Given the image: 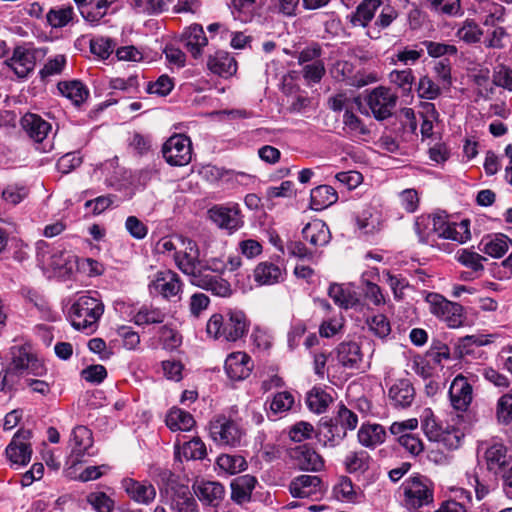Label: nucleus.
<instances>
[{"mask_svg": "<svg viewBox=\"0 0 512 512\" xmlns=\"http://www.w3.org/2000/svg\"><path fill=\"white\" fill-rule=\"evenodd\" d=\"M463 439L464 433L460 429L452 427L444 429L434 442L447 450H456L461 446Z\"/></svg>", "mask_w": 512, "mask_h": 512, "instance_id": "48", "label": "nucleus"}, {"mask_svg": "<svg viewBox=\"0 0 512 512\" xmlns=\"http://www.w3.org/2000/svg\"><path fill=\"white\" fill-rule=\"evenodd\" d=\"M160 492L170 497L171 509L175 512H198L196 500L189 487L180 484L170 470H161L158 474Z\"/></svg>", "mask_w": 512, "mask_h": 512, "instance_id": "4", "label": "nucleus"}, {"mask_svg": "<svg viewBox=\"0 0 512 512\" xmlns=\"http://www.w3.org/2000/svg\"><path fill=\"white\" fill-rule=\"evenodd\" d=\"M457 260L462 265L470 268L471 271L469 274L472 275L483 272V261H486V258L476 252L464 249L457 253Z\"/></svg>", "mask_w": 512, "mask_h": 512, "instance_id": "51", "label": "nucleus"}, {"mask_svg": "<svg viewBox=\"0 0 512 512\" xmlns=\"http://www.w3.org/2000/svg\"><path fill=\"white\" fill-rule=\"evenodd\" d=\"M117 0H74L81 16L91 25L100 24L101 20L109 13L112 4Z\"/></svg>", "mask_w": 512, "mask_h": 512, "instance_id": "18", "label": "nucleus"}, {"mask_svg": "<svg viewBox=\"0 0 512 512\" xmlns=\"http://www.w3.org/2000/svg\"><path fill=\"white\" fill-rule=\"evenodd\" d=\"M166 313L152 305H143L133 315L132 321L138 326L161 324L165 321Z\"/></svg>", "mask_w": 512, "mask_h": 512, "instance_id": "37", "label": "nucleus"}, {"mask_svg": "<svg viewBox=\"0 0 512 512\" xmlns=\"http://www.w3.org/2000/svg\"><path fill=\"white\" fill-rule=\"evenodd\" d=\"M166 425L172 431H189L195 425V420L190 413L172 408L166 416Z\"/></svg>", "mask_w": 512, "mask_h": 512, "instance_id": "39", "label": "nucleus"}, {"mask_svg": "<svg viewBox=\"0 0 512 512\" xmlns=\"http://www.w3.org/2000/svg\"><path fill=\"white\" fill-rule=\"evenodd\" d=\"M333 494L336 499L341 501H353L356 495L352 481L348 477L340 478L333 488Z\"/></svg>", "mask_w": 512, "mask_h": 512, "instance_id": "63", "label": "nucleus"}, {"mask_svg": "<svg viewBox=\"0 0 512 512\" xmlns=\"http://www.w3.org/2000/svg\"><path fill=\"white\" fill-rule=\"evenodd\" d=\"M21 126L36 143H42L52 130V126L48 121L33 113H27L22 117Z\"/></svg>", "mask_w": 512, "mask_h": 512, "instance_id": "24", "label": "nucleus"}, {"mask_svg": "<svg viewBox=\"0 0 512 512\" xmlns=\"http://www.w3.org/2000/svg\"><path fill=\"white\" fill-rule=\"evenodd\" d=\"M181 288L182 283L178 274L171 270L158 271L149 284L151 294L161 295L165 299L177 296Z\"/></svg>", "mask_w": 512, "mask_h": 512, "instance_id": "14", "label": "nucleus"}, {"mask_svg": "<svg viewBox=\"0 0 512 512\" xmlns=\"http://www.w3.org/2000/svg\"><path fill=\"white\" fill-rule=\"evenodd\" d=\"M193 490L204 505L212 507L219 506L225 496L224 486L217 481H197L193 485Z\"/></svg>", "mask_w": 512, "mask_h": 512, "instance_id": "20", "label": "nucleus"}, {"mask_svg": "<svg viewBox=\"0 0 512 512\" xmlns=\"http://www.w3.org/2000/svg\"><path fill=\"white\" fill-rule=\"evenodd\" d=\"M216 463L222 471L231 475L240 473L247 467V462L241 455L221 454Z\"/></svg>", "mask_w": 512, "mask_h": 512, "instance_id": "45", "label": "nucleus"}, {"mask_svg": "<svg viewBox=\"0 0 512 512\" xmlns=\"http://www.w3.org/2000/svg\"><path fill=\"white\" fill-rule=\"evenodd\" d=\"M5 63L18 78H26L34 69L35 56L30 49L18 46L14 49L12 57Z\"/></svg>", "mask_w": 512, "mask_h": 512, "instance_id": "22", "label": "nucleus"}, {"mask_svg": "<svg viewBox=\"0 0 512 512\" xmlns=\"http://www.w3.org/2000/svg\"><path fill=\"white\" fill-rule=\"evenodd\" d=\"M182 40L194 58L201 54L202 49L208 43L203 27L199 24H192L187 27L182 34Z\"/></svg>", "mask_w": 512, "mask_h": 512, "instance_id": "28", "label": "nucleus"}, {"mask_svg": "<svg viewBox=\"0 0 512 512\" xmlns=\"http://www.w3.org/2000/svg\"><path fill=\"white\" fill-rule=\"evenodd\" d=\"M380 13L373 25L368 27L367 35L371 39L380 38L383 29L388 28L392 22L398 17V11L391 5H381Z\"/></svg>", "mask_w": 512, "mask_h": 512, "instance_id": "34", "label": "nucleus"}, {"mask_svg": "<svg viewBox=\"0 0 512 512\" xmlns=\"http://www.w3.org/2000/svg\"><path fill=\"white\" fill-rule=\"evenodd\" d=\"M73 16L72 6H60L50 9L46 14V19L52 28H62L72 21Z\"/></svg>", "mask_w": 512, "mask_h": 512, "instance_id": "43", "label": "nucleus"}, {"mask_svg": "<svg viewBox=\"0 0 512 512\" xmlns=\"http://www.w3.org/2000/svg\"><path fill=\"white\" fill-rule=\"evenodd\" d=\"M417 93L420 98L434 100L441 94V86L425 75L419 79Z\"/></svg>", "mask_w": 512, "mask_h": 512, "instance_id": "56", "label": "nucleus"}, {"mask_svg": "<svg viewBox=\"0 0 512 512\" xmlns=\"http://www.w3.org/2000/svg\"><path fill=\"white\" fill-rule=\"evenodd\" d=\"M336 358L339 364L348 369H360L363 354L356 342H342L336 348Z\"/></svg>", "mask_w": 512, "mask_h": 512, "instance_id": "26", "label": "nucleus"}, {"mask_svg": "<svg viewBox=\"0 0 512 512\" xmlns=\"http://www.w3.org/2000/svg\"><path fill=\"white\" fill-rule=\"evenodd\" d=\"M249 329V322L241 310H229L224 314H213L206 325L208 336L215 340L235 342L244 337Z\"/></svg>", "mask_w": 512, "mask_h": 512, "instance_id": "1", "label": "nucleus"}, {"mask_svg": "<svg viewBox=\"0 0 512 512\" xmlns=\"http://www.w3.org/2000/svg\"><path fill=\"white\" fill-rule=\"evenodd\" d=\"M381 7L380 0H364L351 17L354 26L366 27Z\"/></svg>", "mask_w": 512, "mask_h": 512, "instance_id": "38", "label": "nucleus"}, {"mask_svg": "<svg viewBox=\"0 0 512 512\" xmlns=\"http://www.w3.org/2000/svg\"><path fill=\"white\" fill-rule=\"evenodd\" d=\"M385 437V429L379 424L362 425L358 431L359 443L369 448L382 444Z\"/></svg>", "mask_w": 512, "mask_h": 512, "instance_id": "35", "label": "nucleus"}, {"mask_svg": "<svg viewBox=\"0 0 512 512\" xmlns=\"http://www.w3.org/2000/svg\"><path fill=\"white\" fill-rule=\"evenodd\" d=\"M415 395V389L409 379H396L388 387V399L395 408L410 407Z\"/></svg>", "mask_w": 512, "mask_h": 512, "instance_id": "16", "label": "nucleus"}, {"mask_svg": "<svg viewBox=\"0 0 512 512\" xmlns=\"http://www.w3.org/2000/svg\"><path fill=\"white\" fill-rule=\"evenodd\" d=\"M302 235L305 240L314 246H324L331 239V232L328 226H304Z\"/></svg>", "mask_w": 512, "mask_h": 512, "instance_id": "46", "label": "nucleus"}, {"mask_svg": "<svg viewBox=\"0 0 512 512\" xmlns=\"http://www.w3.org/2000/svg\"><path fill=\"white\" fill-rule=\"evenodd\" d=\"M400 491L403 495L402 504L409 511H418L434 501V484L427 476L421 474L405 479Z\"/></svg>", "mask_w": 512, "mask_h": 512, "instance_id": "5", "label": "nucleus"}, {"mask_svg": "<svg viewBox=\"0 0 512 512\" xmlns=\"http://www.w3.org/2000/svg\"><path fill=\"white\" fill-rule=\"evenodd\" d=\"M165 161L171 166H186L192 159V143L184 134H174L162 146Z\"/></svg>", "mask_w": 512, "mask_h": 512, "instance_id": "10", "label": "nucleus"}, {"mask_svg": "<svg viewBox=\"0 0 512 512\" xmlns=\"http://www.w3.org/2000/svg\"><path fill=\"white\" fill-rule=\"evenodd\" d=\"M31 436V431L25 429H20L15 433L5 450L11 463L25 466L30 462L32 449L29 440Z\"/></svg>", "mask_w": 512, "mask_h": 512, "instance_id": "12", "label": "nucleus"}, {"mask_svg": "<svg viewBox=\"0 0 512 512\" xmlns=\"http://www.w3.org/2000/svg\"><path fill=\"white\" fill-rule=\"evenodd\" d=\"M325 490L326 486L317 475H299L289 484V491L294 498H318Z\"/></svg>", "mask_w": 512, "mask_h": 512, "instance_id": "13", "label": "nucleus"}, {"mask_svg": "<svg viewBox=\"0 0 512 512\" xmlns=\"http://www.w3.org/2000/svg\"><path fill=\"white\" fill-rule=\"evenodd\" d=\"M206 454V446L200 438H193L183 445V455L186 459H203Z\"/></svg>", "mask_w": 512, "mask_h": 512, "instance_id": "62", "label": "nucleus"}, {"mask_svg": "<svg viewBox=\"0 0 512 512\" xmlns=\"http://www.w3.org/2000/svg\"><path fill=\"white\" fill-rule=\"evenodd\" d=\"M485 460L487 468L496 473L509 464L510 456L504 444L495 442L486 449Z\"/></svg>", "mask_w": 512, "mask_h": 512, "instance_id": "33", "label": "nucleus"}, {"mask_svg": "<svg viewBox=\"0 0 512 512\" xmlns=\"http://www.w3.org/2000/svg\"><path fill=\"white\" fill-rule=\"evenodd\" d=\"M282 277V269L270 262H261L254 270L255 281L261 285H272L278 283Z\"/></svg>", "mask_w": 512, "mask_h": 512, "instance_id": "36", "label": "nucleus"}, {"mask_svg": "<svg viewBox=\"0 0 512 512\" xmlns=\"http://www.w3.org/2000/svg\"><path fill=\"white\" fill-rule=\"evenodd\" d=\"M209 435L220 447L238 448L245 443L246 431L237 420L221 414L209 422Z\"/></svg>", "mask_w": 512, "mask_h": 512, "instance_id": "6", "label": "nucleus"}, {"mask_svg": "<svg viewBox=\"0 0 512 512\" xmlns=\"http://www.w3.org/2000/svg\"><path fill=\"white\" fill-rule=\"evenodd\" d=\"M57 87L61 95L75 105H80L89 96V89L79 80L62 81Z\"/></svg>", "mask_w": 512, "mask_h": 512, "instance_id": "32", "label": "nucleus"}, {"mask_svg": "<svg viewBox=\"0 0 512 512\" xmlns=\"http://www.w3.org/2000/svg\"><path fill=\"white\" fill-rule=\"evenodd\" d=\"M419 242L434 246L439 239H448L459 244L471 238L469 226H415Z\"/></svg>", "mask_w": 512, "mask_h": 512, "instance_id": "7", "label": "nucleus"}, {"mask_svg": "<svg viewBox=\"0 0 512 512\" xmlns=\"http://www.w3.org/2000/svg\"><path fill=\"white\" fill-rule=\"evenodd\" d=\"M390 82L398 86L404 92H410L415 77L411 69L393 70L389 74Z\"/></svg>", "mask_w": 512, "mask_h": 512, "instance_id": "57", "label": "nucleus"}, {"mask_svg": "<svg viewBox=\"0 0 512 512\" xmlns=\"http://www.w3.org/2000/svg\"><path fill=\"white\" fill-rule=\"evenodd\" d=\"M483 32L473 20H465L458 28L456 36L467 44H473L480 40Z\"/></svg>", "mask_w": 512, "mask_h": 512, "instance_id": "53", "label": "nucleus"}, {"mask_svg": "<svg viewBox=\"0 0 512 512\" xmlns=\"http://www.w3.org/2000/svg\"><path fill=\"white\" fill-rule=\"evenodd\" d=\"M367 323L370 331L380 339H385L391 333L390 322L383 314L373 316Z\"/></svg>", "mask_w": 512, "mask_h": 512, "instance_id": "58", "label": "nucleus"}, {"mask_svg": "<svg viewBox=\"0 0 512 512\" xmlns=\"http://www.w3.org/2000/svg\"><path fill=\"white\" fill-rule=\"evenodd\" d=\"M93 445V436L90 429L86 426H76L70 435L69 448L70 454L68 462L71 466H75L82 462L85 455H90L89 449Z\"/></svg>", "mask_w": 512, "mask_h": 512, "instance_id": "11", "label": "nucleus"}, {"mask_svg": "<svg viewBox=\"0 0 512 512\" xmlns=\"http://www.w3.org/2000/svg\"><path fill=\"white\" fill-rule=\"evenodd\" d=\"M497 417L504 424L512 421V394H505L498 400Z\"/></svg>", "mask_w": 512, "mask_h": 512, "instance_id": "64", "label": "nucleus"}, {"mask_svg": "<svg viewBox=\"0 0 512 512\" xmlns=\"http://www.w3.org/2000/svg\"><path fill=\"white\" fill-rule=\"evenodd\" d=\"M87 502L96 512H111L114 502L104 492H92L87 496Z\"/></svg>", "mask_w": 512, "mask_h": 512, "instance_id": "61", "label": "nucleus"}, {"mask_svg": "<svg viewBox=\"0 0 512 512\" xmlns=\"http://www.w3.org/2000/svg\"><path fill=\"white\" fill-rule=\"evenodd\" d=\"M121 484L128 496L139 504L148 505L156 497L155 487L147 481L140 482L132 478H125Z\"/></svg>", "mask_w": 512, "mask_h": 512, "instance_id": "21", "label": "nucleus"}, {"mask_svg": "<svg viewBox=\"0 0 512 512\" xmlns=\"http://www.w3.org/2000/svg\"><path fill=\"white\" fill-rule=\"evenodd\" d=\"M448 394L452 408L458 412H466L473 400L472 385L462 374L452 380Z\"/></svg>", "mask_w": 512, "mask_h": 512, "instance_id": "15", "label": "nucleus"}, {"mask_svg": "<svg viewBox=\"0 0 512 512\" xmlns=\"http://www.w3.org/2000/svg\"><path fill=\"white\" fill-rule=\"evenodd\" d=\"M338 194L330 185H320L311 190L310 207L315 211H321L336 203Z\"/></svg>", "mask_w": 512, "mask_h": 512, "instance_id": "30", "label": "nucleus"}, {"mask_svg": "<svg viewBox=\"0 0 512 512\" xmlns=\"http://www.w3.org/2000/svg\"><path fill=\"white\" fill-rule=\"evenodd\" d=\"M174 87V81L168 75H161L155 81L148 82L146 92L160 97L167 96Z\"/></svg>", "mask_w": 512, "mask_h": 512, "instance_id": "55", "label": "nucleus"}, {"mask_svg": "<svg viewBox=\"0 0 512 512\" xmlns=\"http://www.w3.org/2000/svg\"><path fill=\"white\" fill-rule=\"evenodd\" d=\"M224 368L231 380L241 381L251 374L253 363L245 352H233L226 358Z\"/></svg>", "mask_w": 512, "mask_h": 512, "instance_id": "17", "label": "nucleus"}, {"mask_svg": "<svg viewBox=\"0 0 512 512\" xmlns=\"http://www.w3.org/2000/svg\"><path fill=\"white\" fill-rule=\"evenodd\" d=\"M426 302L429 305V311L444 321L448 327L458 328L463 325L465 315L460 304L449 301L438 293H428Z\"/></svg>", "mask_w": 512, "mask_h": 512, "instance_id": "8", "label": "nucleus"}, {"mask_svg": "<svg viewBox=\"0 0 512 512\" xmlns=\"http://www.w3.org/2000/svg\"><path fill=\"white\" fill-rule=\"evenodd\" d=\"M175 262L177 267L186 275L190 276L193 284L195 276L200 275L203 271L202 263L193 253L178 252L175 254Z\"/></svg>", "mask_w": 512, "mask_h": 512, "instance_id": "41", "label": "nucleus"}, {"mask_svg": "<svg viewBox=\"0 0 512 512\" xmlns=\"http://www.w3.org/2000/svg\"><path fill=\"white\" fill-rule=\"evenodd\" d=\"M28 196V188L24 185H8L2 192V198L6 203L16 205Z\"/></svg>", "mask_w": 512, "mask_h": 512, "instance_id": "60", "label": "nucleus"}, {"mask_svg": "<svg viewBox=\"0 0 512 512\" xmlns=\"http://www.w3.org/2000/svg\"><path fill=\"white\" fill-rule=\"evenodd\" d=\"M235 20L250 22L254 15L255 0H227Z\"/></svg>", "mask_w": 512, "mask_h": 512, "instance_id": "44", "label": "nucleus"}, {"mask_svg": "<svg viewBox=\"0 0 512 512\" xmlns=\"http://www.w3.org/2000/svg\"><path fill=\"white\" fill-rule=\"evenodd\" d=\"M370 457L367 452H351L345 458V466L348 472H365L369 468Z\"/></svg>", "mask_w": 512, "mask_h": 512, "instance_id": "54", "label": "nucleus"}, {"mask_svg": "<svg viewBox=\"0 0 512 512\" xmlns=\"http://www.w3.org/2000/svg\"><path fill=\"white\" fill-rule=\"evenodd\" d=\"M208 218L214 224H242L240 205L236 202H226L209 208Z\"/></svg>", "mask_w": 512, "mask_h": 512, "instance_id": "19", "label": "nucleus"}, {"mask_svg": "<svg viewBox=\"0 0 512 512\" xmlns=\"http://www.w3.org/2000/svg\"><path fill=\"white\" fill-rule=\"evenodd\" d=\"M32 356L33 354H31L25 347L15 348L13 351L12 362L7 370L11 371L14 376L23 375L29 366Z\"/></svg>", "mask_w": 512, "mask_h": 512, "instance_id": "47", "label": "nucleus"}, {"mask_svg": "<svg viewBox=\"0 0 512 512\" xmlns=\"http://www.w3.org/2000/svg\"><path fill=\"white\" fill-rule=\"evenodd\" d=\"M294 404V397L290 392L284 391L274 395L270 402V410L274 414L286 412Z\"/></svg>", "mask_w": 512, "mask_h": 512, "instance_id": "59", "label": "nucleus"}, {"mask_svg": "<svg viewBox=\"0 0 512 512\" xmlns=\"http://www.w3.org/2000/svg\"><path fill=\"white\" fill-rule=\"evenodd\" d=\"M36 251L38 266L49 276L65 277L76 267L77 257L75 255L63 250L50 249L43 240L36 243Z\"/></svg>", "mask_w": 512, "mask_h": 512, "instance_id": "3", "label": "nucleus"}, {"mask_svg": "<svg viewBox=\"0 0 512 512\" xmlns=\"http://www.w3.org/2000/svg\"><path fill=\"white\" fill-rule=\"evenodd\" d=\"M397 99V95L384 86L372 89L364 97L366 105L377 120H385L392 115Z\"/></svg>", "mask_w": 512, "mask_h": 512, "instance_id": "9", "label": "nucleus"}, {"mask_svg": "<svg viewBox=\"0 0 512 512\" xmlns=\"http://www.w3.org/2000/svg\"><path fill=\"white\" fill-rule=\"evenodd\" d=\"M332 401V396L320 387L312 388L306 396L309 410L316 414L324 413Z\"/></svg>", "mask_w": 512, "mask_h": 512, "instance_id": "40", "label": "nucleus"}, {"mask_svg": "<svg viewBox=\"0 0 512 512\" xmlns=\"http://www.w3.org/2000/svg\"><path fill=\"white\" fill-rule=\"evenodd\" d=\"M344 131L351 137L366 135L369 133L368 128L363 124L362 120L350 110H346L343 115Z\"/></svg>", "mask_w": 512, "mask_h": 512, "instance_id": "52", "label": "nucleus"}, {"mask_svg": "<svg viewBox=\"0 0 512 512\" xmlns=\"http://www.w3.org/2000/svg\"><path fill=\"white\" fill-rule=\"evenodd\" d=\"M104 312L103 303L91 295H81L71 305L68 319L71 325L87 334L97 329V324Z\"/></svg>", "mask_w": 512, "mask_h": 512, "instance_id": "2", "label": "nucleus"}, {"mask_svg": "<svg viewBox=\"0 0 512 512\" xmlns=\"http://www.w3.org/2000/svg\"><path fill=\"white\" fill-rule=\"evenodd\" d=\"M193 285L210 291L213 295L219 297H230L233 293L231 284L217 275H211L203 270L200 275L195 276Z\"/></svg>", "mask_w": 512, "mask_h": 512, "instance_id": "23", "label": "nucleus"}, {"mask_svg": "<svg viewBox=\"0 0 512 512\" xmlns=\"http://www.w3.org/2000/svg\"><path fill=\"white\" fill-rule=\"evenodd\" d=\"M316 436L323 446L335 447L345 438V432L343 428H337L333 420H321Z\"/></svg>", "mask_w": 512, "mask_h": 512, "instance_id": "31", "label": "nucleus"}, {"mask_svg": "<svg viewBox=\"0 0 512 512\" xmlns=\"http://www.w3.org/2000/svg\"><path fill=\"white\" fill-rule=\"evenodd\" d=\"M257 479L249 474L236 477L231 482V498L237 504L250 501Z\"/></svg>", "mask_w": 512, "mask_h": 512, "instance_id": "29", "label": "nucleus"}, {"mask_svg": "<svg viewBox=\"0 0 512 512\" xmlns=\"http://www.w3.org/2000/svg\"><path fill=\"white\" fill-rule=\"evenodd\" d=\"M207 67L213 74L228 78L236 73L237 62L228 52L216 51L208 57Z\"/></svg>", "mask_w": 512, "mask_h": 512, "instance_id": "25", "label": "nucleus"}, {"mask_svg": "<svg viewBox=\"0 0 512 512\" xmlns=\"http://www.w3.org/2000/svg\"><path fill=\"white\" fill-rule=\"evenodd\" d=\"M328 295L333 299L336 305L345 309L353 307L357 302L350 291L344 289L342 285L337 283H333L329 286Z\"/></svg>", "mask_w": 512, "mask_h": 512, "instance_id": "50", "label": "nucleus"}, {"mask_svg": "<svg viewBox=\"0 0 512 512\" xmlns=\"http://www.w3.org/2000/svg\"><path fill=\"white\" fill-rule=\"evenodd\" d=\"M331 420L337 428L344 429L345 435L348 430H354L358 424V416L343 404L339 405L337 414Z\"/></svg>", "mask_w": 512, "mask_h": 512, "instance_id": "49", "label": "nucleus"}, {"mask_svg": "<svg viewBox=\"0 0 512 512\" xmlns=\"http://www.w3.org/2000/svg\"><path fill=\"white\" fill-rule=\"evenodd\" d=\"M292 456L301 470L317 472L324 467L323 458L308 445L296 447Z\"/></svg>", "mask_w": 512, "mask_h": 512, "instance_id": "27", "label": "nucleus"}, {"mask_svg": "<svg viewBox=\"0 0 512 512\" xmlns=\"http://www.w3.org/2000/svg\"><path fill=\"white\" fill-rule=\"evenodd\" d=\"M508 242L507 236L496 234L483 239L481 242L483 247L480 250L493 258H501L508 251Z\"/></svg>", "mask_w": 512, "mask_h": 512, "instance_id": "42", "label": "nucleus"}]
</instances>
